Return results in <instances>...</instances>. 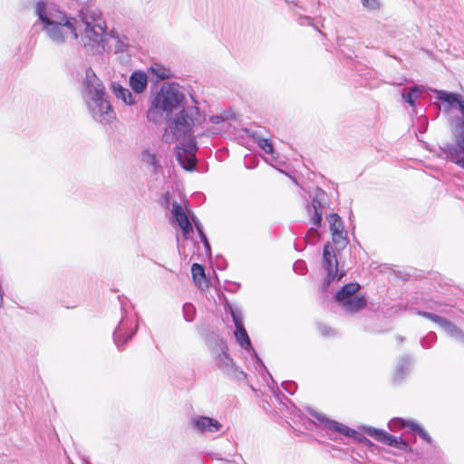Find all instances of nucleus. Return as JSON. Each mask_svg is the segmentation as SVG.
I'll return each mask as SVG.
<instances>
[{
    "label": "nucleus",
    "mask_w": 464,
    "mask_h": 464,
    "mask_svg": "<svg viewBox=\"0 0 464 464\" xmlns=\"http://www.w3.org/2000/svg\"><path fill=\"white\" fill-rule=\"evenodd\" d=\"M34 10L41 30L53 43L76 40L96 53L110 51L118 43L115 35L106 33L104 21L95 12L72 17L47 1L36 2Z\"/></svg>",
    "instance_id": "obj_1"
},
{
    "label": "nucleus",
    "mask_w": 464,
    "mask_h": 464,
    "mask_svg": "<svg viewBox=\"0 0 464 464\" xmlns=\"http://www.w3.org/2000/svg\"><path fill=\"white\" fill-rule=\"evenodd\" d=\"M82 95L89 111L96 121L109 123L115 118L106 98L105 88L92 69L85 71V76L82 82Z\"/></svg>",
    "instance_id": "obj_2"
},
{
    "label": "nucleus",
    "mask_w": 464,
    "mask_h": 464,
    "mask_svg": "<svg viewBox=\"0 0 464 464\" xmlns=\"http://www.w3.org/2000/svg\"><path fill=\"white\" fill-rule=\"evenodd\" d=\"M204 338L215 366L224 375L236 381L246 379V373L237 365L230 355L227 341L217 331L204 333Z\"/></svg>",
    "instance_id": "obj_3"
},
{
    "label": "nucleus",
    "mask_w": 464,
    "mask_h": 464,
    "mask_svg": "<svg viewBox=\"0 0 464 464\" xmlns=\"http://www.w3.org/2000/svg\"><path fill=\"white\" fill-rule=\"evenodd\" d=\"M196 115H199L197 107H190L180 111L175 117L170 129L176 139L182 142H187L191 135L192 128L195 125Z\"/></svg>",
    "instance_id": "obj_4"
},
{
    "label": "nucleus",
    "mask_w": 464,
    "mask_h": 464,
    "mask_svg": "<svg viewBox=\"0 0 464 464\" xmlns=\"http://www.w3.org/2000/svg\"><path fill=\"white\" fill-rule=\"evenodd\" d=\"M361 286L358 283L344 285L335 295V301L345 310L358 312L366 306L364 296L354 295Z\"/></svg>",
    "instance_id": "obj_5"
},
{
    "label": "nucleus",
    "mask_w": 464,
    "mask_h": 464,
    "mask_svg": "<svg viewBox=\"0 0 464 464\" xmlns=\"http://www.w3.org/2000/svg\"><path fill=\"white\" fill-rule=\"evenodd\" d=\"M233 322L235 324L234 334L237 339V342L240 345V347L249 354L251 363H253V367L256 371H265L269 375V377H271L261 358L257 355L256 352L252 346L250 338L243 324L244 321Z\"/></svg>",
    "instance_id": "obj_6"
},
{
    "label": "nucleus",
    "mask_w": 464,
    "mask_h": 464,
    "mask_svg": "<svg viewBox=\"0 0 464 464\" xmlns=\"http://www.w3.org/2000/svg\"><path fill=\"white\" fill-rule=\"evenodd\" d=\"M183 94L173 86L162 88L158 93L154 106L165 111H170L177 108L183 101Z\"/></svg>",
    "instance_id": "obj_7"
},
{
    "label": "nucleus",
    "mask_w": 464,
    "mask_h": 464,
    "mask_svg": "<svg viewBox=\"0 0 464 464\" xmlns=\"http://www.w3.org/2000/svg\"><path fill=\"white\" fill-rule=\"evenodd\" d=\"M363 430L367 435L384 445L396 448L405 452L411 451V447L400 437L391 435L383 430L373 427H365Z\"/></svg>",
    "instance_id": "obj_8"
},
{
    "label": "nucleus",
    "mask_w": 464,
    "mask_h": 464,
    "mask_svg": "<svg viewBox=\"0 0 464 464\" xmlns=\"http://www.w3.org/2000/svg\"><path fill=\"white\" fill-rule=\"evenodd\" d=\"M182 147L177 148V159L181 167L186 170H192L196 165L195 152L197 150L194 138H188L187 142L181 143Z\"/></svg>",
    "instance_id": "obj_9"
},
{
    "label": "nucleus",
    "mask_w": 464,
    "mask_h": 464,
    "mask_svg": "<svg viewBox=\"0 0 464 464\" xmlns=\"http://www.w3.org/2000/svg\"><path fill=\"white\" fill-rule=\"evenodd\" d=\"M327 220L333 243L341 247L346 246L349 240L341 217L336 213H332L327 216Z\"/></svg>",
    "instance_id": "obj_10"
},
{
    "label": "nucleus",
    "mask_w": 464,
    "mask_h": 464,
    "mask_svg": "<svg viewBox=\"0 0 464 464\" xmlns=\"http://www.w3.org/2000/svg\"><path fill=\"white\" fill-rule=\"evenodd\" d=\"M310 414L318 421L324 423L326 430L336 431L348 438H354L355 440H361L362 435L359 434L355 430L351 429L336 420L328 419L324 414L316 412L315 411H311Z\"/></svg>",
    "instance_id": "obj_11"
},
{
    "label": "nucleus",
    "mask_w": 464,
    "mask_h": 464,
    "mask_svg": "<svg viewBox=\"0 0 464 464\" xmlns=\"http://www.w3.org/2000/svg\"><path fill=\"white\" fill-rule=\"evenodd\" d=\"M447 159L464 169V121H460L459 131L456 134V146L444 150Z\"/></svg>",
    "instance_id": "obj_12"
},
{
    "label": "nucleus",
    "mask_w": 464,
    "mask_h": 464,
    "mask_svg": "<svg viewBox=\"0 0 464 464\" xmlns=\"http://www.w3.org/2000/svg\"><path fill=\"white\" fill-rule=\"evenodd\" d=\"M190 427L198 433L206 434L218 432L223 426L214 418L203 415H195L190 419Z\"/></svg>",
    "instance_id": "obj_13"
},
{
    "label": "nucleus",
    "mask_w": 464,
    "mask_h": 464,
    "mask_svg": "<svg viewBox=\"0 0 464 464\" xmlns=\"http://www.w3.org/2000/svg\"><path fill=\"white\" fill-rule=\"evenodd\" d=\"M188 206V201L184 202V207L179 204L178 202L174 201L172 202L171 209L173 217L175 218L179 227L181 228L183 235L186 237L188 236L193 230L192 225L189 222L188 215L185 210V208H187Z\"/></svg>",
    "instance_id": "obj_14"
},
{
    "label": "nucleus",
    "mask_w": 464,
    "mask_h": 464,
    "mask_svg": "<svg viewBox=\"0 0 464 464\" xmlns=\"http://www.w3.org/2000/svg\"><path fill=\"white\" fill-rule=\"evenodd\" d=\"M323 266L327 272L329 280H334L337 275V257L330 242L324 246L323 249Z\"/></svg>",
    "instance_id": "obj_15"
},
{
    "label": "nucleus",
    "mask_w": 464,
    "mask_h": 464,
    "mask_svg": "<svg viewBox=\"0 0 464 464\" xmlns=\"http://www.w3.org/2000/svg\"><path fill=\"white\" fill-rule=\"evenodd\" d=\"M192 279L195 285L202 290L208 289L210 285V281L207 277L205 268L202 265L193 264L191 266Z\"/></svg>",
    "instance_id": "obj_16"
},
{
    "label": "nucleus",
    "mask_w": 464,
    "mask_h": 464,
    "mask_svg": "<svg viewBox=\"0 0 464 464\" xmlns=\"http://www.w3.org/2000/svg\"><path fill=\"white\" fill-rule=\"evenodd\" d=\"M440 327L450 337L464 344V333L452 321H436Z\"/></svg>",
    "instance_id": "obj_17"
},
{
    "label": "nucleus",
    "mask_w": 464,
    "mask_h": 464,
    "mask_svg": "<svg viewBox=\"0 0 464 464\" xmlns=\"http://www.w3.org/2000/svg\"><path fill=\"white\" fill-rule=\"evenodd\" d=\"M412 365V359L410 356L401 357L396 366L395 380L401 381L410 372Z\"/></svg>",
    "instance_id": "obj_18"
},
{
    "label": "nucleus",
    "mask_w": 464,
    "mask_h": 464,
    "mask_svg": "<svg viewBox=\"0 0 464 464\" xmlns=\"http://www.w3.org/2000/svg\"><path fill=\"white\" fill-rule=\"evenodd\" d=\"M130 86L136 93H141L145 90V72L136 71L130 77Z\"/></svg>",
    "instance_id": "obj_19"
},
{
    "label": "nucleus",
    "mask_w": 464,
    "mask_h": 464,
    "mask_svg": "<svg viewBox=\"0 0 464 464\" xmlns=\"http://www.w3.org/2000/svg\"><path fill=\"white\" fill-rule=\"evenodd\" d=\"M111 91L113 94L118 99L121 100L125 104L131 105L134 103V99L130 91L126 88H123L121 84L112 82Z\"/></svg>",
    "instance_id": "obj_20"
},
{
    "label": "nucleus",
    "mask_w": 464,
    "mask_h": 464,
    "mask_svg": "<svg viewBox=\"0 0 464 464\" xmlns=\"http://www.w3.org/2000/svg\"><path fill=\"white\" fill-rule=\"evenodd\" d=\"M249 136L266 153L271 155L275 153L273 143L269 139L261 137L256 131L251 132Z\"/></svg>",
    "instance_id": "obj_21"
},
{
    "label": "nucleus",
    "mask_w": 464,
    "mask_h": 464,
    "mask_svg": "<svg viewBox=\"0 0 464 464\" xmlns=\"http://www.w3.org/2000/svg\"><path fill=\"white\" fill-rule=\"evenodd\" d=\"M367 323L365 328L370 333L382 334L391 329L389 321H367Z\"/></svg>",
    "instance_id": "obj_22"
},
{
    "label": "nucleus",
    "mask_w": 464,
    "mask_h": 464,
    "mask_svg": "<svg viewBox=\"0 0 464 464\" xmlns=\"http://www.w3.org/2000/svg\"><path fill=\"white\" fill-rule=\"evenodd\" d=\"M150 72L155 75L158 80H167L171 76L170 70L160 64L150 67Z\"/></svg>",
    "instance_id": "obj_23"
},
{
    "label": "nucleus",
    "mask_w": 464,
    "mask_h": 464,
    "mask_svg": "<svg viewBox=\"0 0 464 464\" xmlns=\"http://www.w3.org/2000/svg\"><path fill=\"white\" fill-rule=\"evenodd\" d=\"M439 95L440 101L445 102L450 105H453L454 103H458L459 105L462 101L461 96L458 93H450L445 91H440Z\"/></svg>",
    "instance_id": "obj_24"
},
{
    "label": "nucleus",
    "mask_w": 464,
    "mask_h": 464,
    "mask_svg": "<svg viewBox=\"0 0 464 464\" xmlns=\"http://www.w3.org/2000/svg\"><path fill=\"white\" fill-rule=\"evenodd\" d=\"M317 330L319 334L325 338L334 337L338 334L336 329L323 322L317 324Z\"/></svg>",
    "instance_id": "obj_25"
},
{
    "label": "nucleus",
    "mask_w": 464,
    "mask_h": 464,
    "mask_svg": "<svg viewBox=\"0 0 464 464\" xmlns=\"http://www.w3.org/2000/svg\"><path fill=\"white\" fill-rule=\"evenodd\" d=\"M420 92V88L418 86H414L411 89V91L407 92H402V98L406 102L413 106Z\"/></svg>",
    "instance_id": "obj_26"
},
{
    "label": "nucleus",
    "mask_w": 464,
    "mask_h": 464,
    "mask_svg": "<svg viewBox=\"0 0 464 464\" xmlns=\"http://www.w3.org/2000/svg\"><path fill=\"white\" fill-rule=\"evenodd\" d=\"M147 163L152 167L156 176L162 174V168L160 164V160L156 155H147Z\"/></svg>",
    "instance_id": "obj_27"
},
{
    "label": "nucleus",
    "mask_w": 464,
    "mask_h": 464,
    "mask_svg": "<svg viewBox=\"0 0 464 464\" xmlns=\"http://www.w3.org/2000/svg\"><path fill=\"white\" fill-rule=\"evenodd\" d=\"M409 427L412 431L417 432L422 440L429 443L431 442V437L420 425L414 422H411Z\"/></svg>",
    "instance_id": "obj_28"
},
{
    "label": "nucleus",
    "mask_w": 464,
    "mask_h": 464,
    "mask_svg": "<svg viewBox=\"0 0 464 464\" xmlns=\"http://www.w3.org/2000/svg\"><path fill=\"white\" fill-rule=\"evenodd\" d=\"M411 422V421H406L401 418H393L389 421L388 427L391 430L394 431L400 428L409 426Z\"/></svg>",
    "instance_id": "obj_29"
},
{
    "label": "nucleus",
    "mask_w": 464,
    "mask_h": 464,
    "mask_svg": "<svg viewBox=\"0 0 464 464\" xmlns=\"http://www.w3.org/2000/svg\"><path fill=\"white\" fill-rule=\"evenodd\" d=\"M232 319H240L243 315L242 307L237 304H227Z\"/></svg>",
    "instance_id": "obj_30"
},
{
    "label": "nucleus",
    "mask_w": 464,
    "mask_h": 464,
    "mask_svg": "<svg viewBox=\"0 0 464 464\" xmlns=\"http://www.w3.org/2000/svg\"><path fill=\"white\" fill-rule=\"evenodd\" d=\"M437 336L436 334L433 332H430L428 334V335L420 341L421 345L424 348H430L431 343L435 342Z\"/></svg>",
    "instance_id": "obj_31"
},
{
    "label": "nucleus",
    "mask_w": 464,
    "mask_h": 464,
    "mask_svg": "<svg viewBox=\"0 0 464 464\" xmlns=\"http://www.w3.org/2000/svg\"><path fill=\"white\" fill-rule=\"evenodd\" d=\"M312 222L315 227H320L322 224V212L321 210L315 209L312 216Z\"/></svg>",
    "instance_id": "obj_32"
},
{
    "label": "nucleus",
    "mask_w": 464,
    "mask_h": 464,
    "mask_svg": "<svg viewBox=\"0 0 464 464\" xmlns=\"http://www.w3.org/2000/svg\"><path fill=\"white\" fill-rule=\"evenodd\" d=\"M362 3L364 7L370 10H375L379 8V4L377 0H362Z\"/></svg>",
    "instance_id": "obj_33"
},
{
    "label": "nucleus",
    "mask_w": 464,
    "mask_h": 464,
    "mask_svg": "<svg viewBox=\"0 0 464 464\" xmlns=\"http://www.w3.org/2000/svg\"><path fill=\"white\" fill-rule=\"evenodd\" d=\"M282 386L290 394H294L296 390L295 383L294 382H283Z\"/></svg>",
    "instance_id": "obj_34"
},
{
    "label": "nucleus",
    "mask_w": 464,
    "mask_h": 464,
    "mask_svg": "<svg viewBox=\"0 0 464 464\" xmlns=\"http://www.w3.org/2000/svg\"><path fill=\"white\" fill-rule=\"evenodd\" d=\"M313 208L314 211H315V209L320 210L321 208V202L316 198L313 199Z\"/></svg>",
    "instance_id": "obj_35"
},
{
    "label": "nucleus",
    "mask_w": 464,
    "mask_h": 464,
    "mask_svg": "<svg viewBox=\"0 0 464 464\" xmlns=\"http://www.w3.org/2000/svg\"><path fill=\"white\" fill-rule=\"evenodd\" d=\"M309 234H310V235H312V236H314V237H315V236H319V235H318V233H317L316 228H314V227H311V228L309 229Z\"/></svg>",
    "instance_id": "obj_36"
},
{
    "label": "nucleus",
    "mask_w": 464,
    "mask_h": 464,
    "mask_svg": "<svg viewBox=\"0 0 464 464\" xmlns=\"http://www.w3.org/2000/svg\"><path fill=\"white\" fill-rule=\"evenodd\" d=\"M459 107L462 116L464 117V101H461L459 102Z\"/></svg>",
    "instance_id": "obj_37"
},
{
    "label": "nucleus",
    "mask_w": 464,
    "mask_h": 464,
    "mask_svg": "<svg viewBox=\"0 0 464 464\" xmlns=\"http://www.w3.org/2000/svg\"><path fill=\"white\" fill-rule=\"evenodd\" d=\"M423 315H424V316H427V317H429L430 319H432V320L440 319V317H439V316H437V315H433V314H424Z\"/></svg>",
    "instance_id": "obj_38"
}]
</instances>
